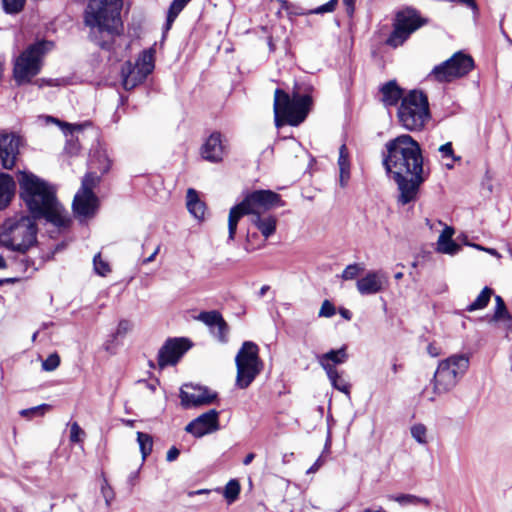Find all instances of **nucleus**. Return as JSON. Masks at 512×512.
<instances>
[{"label": "nucleus", "instance_id": "23", "mask_svg": "<svg viewBox=\"0 0 512 512\" xmlns=\"http://www.w3.org/2000/svg\"><path fill=\"white\" fill-rule=\"evenodd\" d=\"M16 184L13 177L0 172V210L5 209L15 194Z\"/></svg>", "mask_w": 512, "mask_h": 512}, {"label": "nucleus", "instance_id": "51", "mask_svg": "<svg viewBox=\"0 0 512 512\" xmlns=\"http://www.w3.org/2000/svg\"><path fill=\"white\" fill-rule=\"evenodd\" d=\"M447 2L451 3H459L462 4L474 11V13L478 12V5L476 3V0H446Z\"/></svg>", "mask_w": 512, "mask_h": 512}, {"label": "nucleus", "instance_id": "47", "mask_svg": "<svg viewBox=\"0 0 512 512\" xmlns=\"http://www.w3.org/2000/svg\"><path fill=\"white\" fill-rule=\"evenodd\" d=\"M85 432L81 429L77 422L71 424L70 427V441L73 443H79L82 441L81 436H84Z\"/></svg>", "mask_w": 512, "mask_h": 512}, {"label": "nucleus", "instance_id": "64", "mask_svg": "<svg viewBox=\"0 0 512 512\" xmlns=\"http://www.w3.org/2000/svg\"><path fill=\"white\" fill-rule=\"evenodd\" d=\"M362 512H387L385 509H383L382 507H380L379 509L377 510H372L370 508H366L364 509Z\"/></svg>", "mask_w": 512, "mask_h": 512}, {"label": "nucleus", "instance_id": "62", "mask_svg": "<svg viewBox=\"0 0 512 512\" xmlns=\"http://www.w3.org/2000/svg\"><path fill=\"white\" fill-rule=\"evenodd\" d=\"M343 3L346 5L349 12L352 13L354 11L355 0H343Z\"/></svg>", "mask_w": 512, "mask_h": 512}, {"label": "nucleus", "instance_id": "43", "mask_svg": "<svg viewBox=\"0 0 512 512\" xmlns=\"http://www.w3.org/2000/svg\"><path fill=\"white\" fill-rule=\"evenodd\" d=\"M22 257L17 260L16 264L18 265V269L23 273H33L37 270L35 267V263L30 258L26 257L25 254H21Z\"/></svg>", "mask_w": 512, "mask_h": 512}, {"label": "nucleus", "instance_id": "50", "mask_svg": "<svg viewBox=\"0 0 512 512\" xmlns=\"http://www.w3.org/2000/svg\"><path fill=\"white\" fill-rule=\"evenodd\" d=\"M439 152L441 153L443 158L453 157L454 153H453L452 143L447 142V143L441 145L439 147Z\"/></svg>", "mask_w": 512, "mask_h": 512}, {"label": "nucleus", "instance_id": "46", "mask_svg": "<svg viewBox=\"0 0 512 512\" xmlns=\"http://www.w3.org/2000/svg\"><path fill=\"white\" fill-rule=\"evenodd\" d=\"M338 165L339 169H350L349 154L345 144L341 145L339 149Z\"/></svg>", "mask_w": 512, "mask_h": 512}, {"label": "nucleus", "instance_id": "40", "mask_svg": "<svg viewBox=\"0 0 512 512\" xmlns=\"http://www.w3.org/2000/svg\"><path fill=\"white\" fill-rule=\"evenodd\" d=\"M4 11L8 14L19 13L25 4V0H2Z\"/></svg>", "mask_w": 512, "mask_h": 512}, {"label": "nucleus", "instance_id": "59", "mask_svg": "<svg viewBox=\"0 0 512 512\" xmlns=\"http://www.w3.org/2000/svg\"><path fill=\"white\" fill-rule=\"evenodd\" d=\"M340 315L346 319V320H351L352 318V313L348 310V309H345V308H341L340 309Z\"/></svg>", "mask_w": 512, "mask_h": 512}, {"label": "nucleus", "instance_id": "38", "mask_svg": "<svg viewBox=\"0 0 512 512\" xmlns=\"http://www.w3.org/2000/svg\"><path fill=\"white\" fill-rule=\"evenodd\" d=\"M496 306L495 312L493 315L494 321H499L501 319L507 318L510 319L509 312L507 310L506 304L501 296H495Z\"/></svg>", "mask_w": 512, "mask_h": 512}, {"label": "nucleus", "instance_id": "41", "mask_svg": "<svg viewBox=\"0 0 512 512\" xmlns=\"http://www.w3.org/2000/svg\"><path fill=\"white\" fill-rule=\"evenodd\" d=\"M362 271L363 267H361L359 264H350L343 270L341 278L343 280H352L355 279Z\"/></svg>", "mask_w": 512, "mask_h": 512}, {"label": "nucleus", "instance_id": "29", "mask_svg": "<svg viewBox=\"0 0 512 512\" xmlns=\"http://www.w3.org/2000/svg\"><path fill=\"white\" fill-rule=\"evenodd\" d=\"M132 68L137 72H140L142 74V78H147L154 69L153 52L151 50L143 51L137 59L135 66H132Z\"/></svg>", "mask_w": 512, "mask_h": 512}, {"label": "nucleus", "instance_id": "32", "mask_svg": "<svg viewBox=\"0 0 512 512\" xmlns=\"http://www.w3.org/2000/svg\"><path fill=\"white\" fill-rule=\"evenodd\" d=\"M191 0H173L167 14L165 30H169L180 12Z\"/></svg>", "mask_w": 512, "mask_h": 512}, {"label": "nucleus", "instance_id": "48", "mask_svg": "<svg viewBox=\"0 0 512 512\" xmlns=\"http://www.w3.org/2000/svg\"><path fill=\"white\" fill-rule=\"evenodd\" d=\"M335 312V306L329 300H324L319 310V317L330 318Z\"/></svg>", "mask_w": 512, "mask_h": 512}, {"label": "nucleus", "instance_id": "4", "mask_svg": "<svg viewBox=\"0 0 512 512\" xmlns=\"http://www.w3.org/2000/svg\"><path fill=\"white\" fill-rule=\"evenodd\" d=\"M37 219L14 216L0 225V245L8 250L26 254L37 243Z\"/></svg>", "mask_w": 512, "mask_h": 512}, {"label": "nucleus", "instance_id": "9", "mask_svg": "<svg viewBox=\"0 0 512 512\" xmlns=\"http://www.w3.org/2000/svg\"><path fill=\"white\" fill-rule=\"evenodd\" d=\"M428 23V19L410 6L404 7L395 13L392 31L385 40V44L391 48L402 46L410 36Z\"/></svg>", "mask_w": 512, "mask_h": 512}, {"label": "nucleus", "instance_id": "2", "mask_svg": "<svg viewBox=\"0 0 512 512\" xmlns=\"http://www.w3.org/2000/svg\"><path fill=\"white\" fill-rule=\"evenodd\" d=\"M19 195L34 219H44L59 231L70 227L71 218L56 197L55 188L32 172L19 171Z\"/></svg>", "mask_w": 512, "mask_h": 512}, {"label": "nucleus", "instance_id": "22", "mask_svg": "<svg viewBox=\"0 0 512 512\" xmlns=\"http://www.w3.org/2000/svg\"><path fill=\"white\" fill-rule=\"evenodd\" d=\"M381 101L386 107L396 106L399 101H402L403 89L400 88L395 80H390L380 88Z\"/></svg>", "mask_w": 512, "mask_h": 512}, {"label": "nucleus", "instance_id": "31", "mask_svg": "<svg viewBox=\"0 0 512 512\" xmlns=\"http://www.w3.org/2000/svg\"><path fill=\"white\" fill-rule=\"evenodd\" d=\"M493 290L489 287H484L476 299L466 307V311L473 312L476 310L484 309L490 302Z\"/></svg>", "mask_w": 512, "mask_h": 512}, {"label": "nucleus", "instance_id": "56", "mask_svg": "<svg viewBox=\"0 0 512 512\" xmlns=\"http://www.w3.org/2000/svg\"><path fill=\"white\" fill-rule=\"evenodd\" d=\"M324 463V460L322 459V457L320 456L315 462L314 464L307 470V474H310V473H315L319 470V468L323 465Z\"/></svg>", "mask_w": 512, "mask_h": 512}, {"label": "nucleus", "instance_id": "34", "mask_svg": "<svg viewBox=\"0 0 512 512\" xmlns=\"http://www.w3.org/2000/svg\"><path fill=\"white\" fill-rule=\"evenodd\" d=\"M389 498L391 500L398 502L400 505H408V504H412V505L424 504L425 506L430 505V501L428 499L421 498V497L411 495V494H400L397 496H390Z\"/></svg>", "mask_w": 512, "mask_h": 512}, {"label": "nucleus", "instance_id": "58", "mask_svg": "<svg viewBox=\"0 0 512 512\" xmlns=\"http://www.w3.org/2000/svg\"><path fill=\"white\" fill-rule=\"evenodd\" d=\"M159 251H160V245H158V246L155 248V250L153 251V253H152L149 257H147V258L143 259L142 264H148V263H150V262L154 261V260H155L156 255L159 253Z\"/></svg>", "mask_w": 512, "mask_h": 512}, {"label": "nucleus", "instance_id": "1", "mask_svg": "<svg viewBox=\"0 0 512 512\" xmlns=\"http://www.w3.org/2000/svg\"><path fill=\"white\" fill-rule=\"evenodd\" d=\"M423 161L420 144L412 136L402 134L386 142L382 165L388 177L397 184L398 203L401 205L416 200L419 188L426 179Z\"/></svg>", "mask_w": 512, "mask_h": 512}, {"label": "nucleus", "instance_id": "54", "mask_svg": "<svg viewBox=\"0 0 512 512\" xmlns=\"http://www.w3.org/2000/svg\"><path fill=\"white\" fill-rule=\"evenodd\" d=\"M179 454H180L179 449H178V448H176L175 446H173V447H171V448L168 450V452H167V454H166V460H167L168 462L175 461V460L178 458Z\"/></svg>", "mask_w": 512, "mask_h": 512}, {"label": "nucleus", "instance_id": "15", "mask_svg": "<svg viewBox=\"0 0 512 512\" xmlns=\"http://www.w3.org/2000/svg\"><path fill=\"white\" fill-rule=\"evenodd\" d=\"M216 393H211L207 388L185 384L180 390L181 405L184 408L198 407L212 403Z\"/></svg>", "mask_w": 512, "mask_h": 512}, {"label": "nucleus", "instance_id": "36", "mask_svg": "<svg viewBox=\"0 0 512 512\" xmlns=\"http://www.w3.org/2000/svg\"><path fill=\"white\" fill-rule=\"evenodd\" d=\"M100 181V177L95 172H88L82 179L81 188L78 191L94 194L93 189Z\"/></svg>", "mask_w": 512, "mask_h": 512}, {"label": "nucleus", "instance_id": "35", "mask_svg": "<svg viewBox=\"0 0 512 512\" xmlns=\"http://www.w3.org/2000/svg\"><path fill=\"white\" fill-rule=\"evenodd\" d=\"M137 442L140 447L142 459L145 460L147 458V456L152 452L153 439L147 433L137 432Z\"/></svg>", "mask_w": 512, "mask_h": 512}, {"label": "nucleus", "instance_id": "63", "mask_svg": "<svg viewBox=\"0 0 512 512\" xmlns=\"http://www.w3.org/2000/svg\"><path fill=\"white\" fill-rule=\"evenodd\" d=\"M473 246L477 249L485 250V251L489 252L491 255H498V252L495 249H492V248L485 249V248L481 247L480 245H476V244Z\"/></svg>", "mask_w": 512, "mask_h": 512}, {"label": "nucleus", "instance_id": "49", "mask_svg": "<svg viewBox=\"0 0 512 512\" xmlns=\"http://www.w3.org/2000/svg\"><path fill=\"white\" fill-rule=\"evenodd\" d=\"M336 3H337V0H330L327 3L317 7L313 11V13L324 14V13H327V12H332L335 9Z\"/></svg>", "mask_w": 512, "mask_h": 512}, {"label": "nucleus", "instance_id": "20", "mask_svg": "<svg viewBox=\"0 0 512 512\" xmlns=\"http://www.w3.org/2000/svg\"><path fill=\"white\" fill-rule=\"evenodd\" d=\"M386 277L381 271H369L364 277L357 280L358 292L363 295H374L384 289Z\"/></svg>", "mask_w": 512, "mask_h": 512}, {"label": "nucleus", "instance_id": "17", "mask_svg": "<svg viewBox=\"0 0 512 512\" xmlns=\"http://www.w3.org/2000/svg\"><path fill=\"white\" fill-rule=\"evenodd\" d=\"M197 319L210 328V332L220 343L228 342L230 329L220 312L204 311L198 315Z\"/></svg>", "mask_w": 512, "mask_h": 512}, {"label": "nucleus", "instance_id": "30", "mask_svg": "<svg viewBox=\"0 0 512 512\" xmlns=\"http://www.w3.org/2000/svg\"><path fill=\"white\" fill-rule=\"evenodd\" d=\"M326 374L334 389L344 393L348 397L350 396L351 384L343 377L342 373L336 370L333 371V373L327 372Z\"/></svg>", "mask_w": 512, "mask_h": 512}, {"label": "nucleus", "instance_id": "5", "mask_svg": "<svg viewBox=\"0 0 512 512\" xmlns=\"http://www.w3.org/2000/svg\"><path fill=\"white\" fill-rule=\"evenodd\" d=\"M312 105L311 96L294 93L291 97L284 90L277 88L274 92V121L276 127L285 124L300 125L307 117Z\"/></svg>", "mask_w": 512, "mask_h": 512}, {"label": "nucleus", "instance_id": "55", "mask_svg": "<svg viewBox=\"0 0 512 512\" xmlns=\"http://www.w3.org/2000/svg\"><path fill=\"white\" fill-rule=\"evenodd\" d=\"M427 353L431 356V357H437L440 355L441 351H440V348L437 347L434 343H430L428 346H427Z\"/></svg>", "mask_w": 512, "mask_h": 512}, {"label": "nucleus", "instance_id": "8", "mask_svg": "<svg viewBox=\"0 0 512 512\" xmlns=\"http://www.w3.org/2000/svg\"><path fill=\"white\" fill-rule=\"evenodd\" d=\"M469 363L465 354H454L440 361L432 379L433 392L444 394L451 391L466 374Z\"/></svg>", "mask_w": 512, "mask_h": 512}, {"label": "nucleus", "instance_id": "18", "mask_svg": "<svg viewBox=\"0 0 512 512\" xmlns=\"http://www.w3.org/2000/svg\"><path fill=\"white\" fill-rule=\"evenodd\" d=\"M225 152L226 146L224 144L222 134L217 131L211 133L201 147V155L203 159L212 163L222 161Z\"/></svg>", "mask_w": 512, "mask_h": 512}, {"label": "nucleus", "instance_id": "28", "mask_svg": "<svg viewBox=\"0 0 512 512\" xmlns=\"http://www.w3.org/2000/svg\"><path fill=\"white\" fill-rule=\"evenodd\" d=\"M146 78H142V74L132 68V64L127 62L122 68V85L125 90H131L137 85L145 81Z\"/></svg>", "mask_w": 512, "mask_h": 512}, {"label": "nucleus", "instance_id": "21", "mask_svg": "<svg viewBox=\"0 0 512 512\" xmlns=\"http://www.w3.org/2000/svg\"><path fill=\"white\" fill-rule=\"evenodd\" d=\"M319 365L324 369V371L333 373L336 371V365L343 364L348 359V354L346 352V346H342L337 350H330L320 356L317 357Z\"/></svg>", "mask_w": 512, "mask_h": 512}, {"label": "nucleus", "instance_id": "3", "mask_svg": "<svg viewBox=\"0 0 512 512\" xmlns=\"http://www.w3.org/2000/svg\"><path fill=\"white\" fill-rule=\"evenodd\" d=\"M122 0H89L84 21L90 27V39L99 47L111 50L121 26Z\"/></svg>", "mask_w": 512, "mask_h": 512}, {"label": "nucleus", "instance_id": "27", "mask_svg": "<svg viewBox=\"0 0 512 512\" xmlns=\"http://www.w3.org/2000/svg\"><path fill=\"white\" fill-rule=\"evenodd\" d=\"M187 199V209L188 211L196 218L203 219L206 206L205 203L199 199L198 193L196 190L189 188L186 195Z\"/></svg>", "mask_w": 512, "mask_h": 512}, {"label": "nucleus", "instance_id": "25", "mask_svg": "<svg viewBox=\"0 0 512 512\" xmlns=\"http://www.w3.org/2000/svg\"><path fill=\"white\" fill-rule=\"evenodd\" d=\"M252 224L260 231L265 239L276 232L277 218L273 215L256 214L251 218Z\"/></svg>", "mask_w": 512, "mask_h": 512}, {"label": "nucleus", "instance_id": "44", "mask_svg": "<svg viewBox=\"0 0 512 512\" xmlns=\"http://www.w3.org/2000/svg\"><path fill=\"white\" fill-rule=\"evenodd\" d=\"M131 329L132 323L129 320H120L115 333L112 335L113 340L117 339L118 337H124Z\"/></svg>", "mask_w": 512, "mask_h": 512}, {"label": "nucleus", "instance_id": "6", "mask_svg": "<svg viewBox=\"0 0 512 512\" xmlns=\"http://www.w3.org/2000/svg\"><path fill=\"white\" fill-rule=\"evenodd\" d=\"M54 48V42L38 40L24 49L14 60L13 78L18 86L32 82L43 67L45 55Z\"/></svg>", "mask_w": 512, "mask_h": 512}, {"label": "nucleus", "instance_id": "10", "mask_svg": "<svg viewBox=\"0 0 512 512\" xmlns=\"http://www.w3.org/2000/svg\"><path fill=\"white\" fill-rule=\"evenodd\" d=\"M235 364L237 368L236 386L246 389L262 370L258 346L252 341L243 342L235 357Z\"/></svg>", "mask_w": 512, "mask_h": 512}, {"label": "nucleus", "instance_id": "57", "mask_svg": "<svg viewBox=\"0 0 512 512\" xmlns=\"http://www.w3.org/2000/svg\"><path fill=\"white\" fill-rule=\"evenodd\" d=\"M99 157L103 158L104 163L99 167L102 174L107 173L110 169V161L104 154L99 153Z\"/></svg>", "mask_w": 512, "mask_h": 512}, {"label": "nucleus", "instance_id": "12", "mask_svg": "<svg viewBox=\"0 0 512 512\" xmlns=\"http://www.w3.org/2000/svg\"><path fill=\"white\" fill-rule=\"evenodd\" d=\"M242 203L249 215L252 216L284 205L281 196L271 190H255L248 193L242 200Z\"/></svg>", "mask_w": 512, "mask_h": 512}, {"label": "nucleus", "instance_id": "39", "mask_svg": "<svg viewBox=\"0 0 512 512\" xmlns=\"http://www.w3.org/2000/svg\"><path fill=\"white\" fill-rule=\"evenodd\" d=\"M93 266L94 271L100 276H106L111 271L109 263L101 258L100 253L94 256Z\"/></svg>", "mask_w": 512, "mask_h": 512}, {"label": "nucleus", "instance_id": "33", "mask_svg": "<svg viewBox=\"0 0 512 512\" xmlns=\"http://www.w3.org/2000/svg\"><path fill=\"white\" fill-rule=\"evenodd\" d=\"M241 486L238 480L231 479L224 488L223 496L229 504L235 502L240 494Z\"/></svg>", "mask_w": 512, "mask_h": 512}, {"label": "nucleus", "instance_id": "14", "mask_svg": "<svg viewBox=\"0 0 512 512\" xmlns=\"http://www.w3.org/2000/svg\"><path fill=\"white\" fill-rule=\"evenodd\" d=\"M21 138L14 133H0V164L4 169L11 170L19 155Z\"/></svg>", "mask_w": 512, "mask_h": 512}, {"label": "nucleus", "instance_id": "16", "mask_svg": "<svg viewBox=\"0 0 512 512\" xmlns=\"http://www.w3.org/2000/svg\"><path fill=\"white\" fill-rule=\"evenodd\" d=\"M218 418L219 412L215 409H211L188 423L185 430L197 438L203 437L206 434L218 430Z\"/></svg>", "mask_w": 512, "mask_h": 512}, {"label": "nucleus", "instance_id": "60", "mask_svg": "<svg viewBox=\"0 0 512 512\" xmlns=\"http://www.w3.org/2000/svg\"><path fill=\"white\" fill-rule=\"evenodd\" d=\"M102 493L104 495V498H105V501H106V504L109 505L110 504V501L112 499V496H111V492L108 491L107 489H105V487H102Z\"/></svg>", "mask_w": 512, "mask_h": 512}, {"label": "nucleus", "instance_id": "61", "mask_svg": "<svg viewBox=\"0 0 512 512\" xmlns=\"http://www.w3.org/2000/svg\"><path fill=\"white\" fill-rule=\"evenodd\" d=\"M255 458V454L254 453H248L245 458L243 459V464L244 465H249Z\"/></svg>", "mask_w": 512, "mask_h": 512}, {"label": "nucleus", "instance_id": "11", "mask_svg": "<svg viewBox=\"0 0 512 512\" xmlns=\"http://www.w3.org/2000/svg\"><path fill=\"white\" fill-rule=\"evenodd\" d=\"M474 68L473 58L462 51L454 53L449 59L436 65L429 76L438 82H452L464 77Z\"/></svg>", "mask_w": 512, "mask_h": 512}, {"label": "nucleus", "instance_id": "52", "mask_svg": "<svg viewBox=\"0 0 512 512\" xmlns=\"http://www.w3.org/2000/svg\"><path fill=\"white\" fill-rule=\"evenodd\" d=\"M34 84L37 85L39 88H42L44 86H57V85H59L57 79H46V78L37 79L34 82Z\"/></svg>", "mask_w": 512, "mask_h": 512}, {"label": "nucleus", "instance_id": "45", "mask_svg": "<svg viewBox=\"0 0 512 512\" xmlns=\"http://www.w3.org/2000/svg\"><path fill=\"white\" fill-rule=\"evenodd\" d=\"M60 364V357L54 353L49 355L43 362L42 368L45 371H54Z\"/></svg>", "mask_w": 512, "mask_h": 512}, {"label": "nucleus", "instance_id": "7", "mask_svg": "<svg viewBox=\"0 0 512 512\" xmlns=\"http://www.w3.org/2000/svg\"><path fill=\"white\" fill-rule=\"evenodd\" d=\"M401 126L408 131H421L430 119L428 97L422 91L412 90L406 94L397 111Z\"/></svg>", "mask_w": 512, "mask_h": 512}, {"label": "nucleus", "instance_id": "37", "mask_svg": "<svg viewBox=\"0 0 512 512\" xmlns=\"http://www.w3.org/2000/svg\"><path fill=\"white\" fill-rule=\"evenodd\" d=\"M51 409V405L49 404H41L35 407H31L28 409H23L20 411V415L22 417L32 419L34 417H40L43 416L46 412H48Z\"/></svg>", "mask_w": 512, "mask_h": 512}, {"label": "nucleus", "instance_id": "53", "mask_svg": "<svg viewBox=\"0 0 512 512\" xmlns=\"http://www.w3.org/2000/svg\"><path fill=\"white\" fill-rule=\"evenodd\" d=\"M340 170V185L345 187L350 178V169L342 168Z\"/></svg>", "mask_w": 512, "mask_h": 512}, {"label": "nucleus", "instance_id": "13", "mask_svg": "<svg viewBox=\"0 0 512 512\" xmlns=\"http://www.w3.org/2000/svg\"><path fill=\"white\" fill-rule=\"evenodd\" d=\"M191 346L192 343L187 338L167 339L158 351L159 368L176 365Z\"/></svg>", "mask_w": 512, "mask_h": 512}, {"label": "nucleus", "instance_id": "19", "mask_svg": "<svg viewBox=\"0 0 512 512\" xmlns=\"http://www.w3.org/2000/svg\"><path fill=\"white\" fill-rule=\"evenodd\" d=\"M98 208V198L95 194L78 191L73 199L72 209L77 217H93Z\"/></svg>", "mask_w": 512, "mask_h": 512}, {"label": "nucleus", "instance_id": "24", "mask_svg": "<svg viewBox=\"0 0 512 512\" xmlns=\"http://www.w3.org/2000/svg\"><path fill=\"white\" fill-rule=\"evenodd\" d=\"M453 234L454 229L452 227L446 226L443 229L437 241L438 252L455 255L460 251L461 246L452 239Z\"/></svg>", "mask_w": 512, "mask_h": 512}, {"label": "nucleus", "instance_id": "26", "mask_svg": "<svg viewBox=\"0 0 512 512\" xmlns=\"http://www.w3.org/2000/svg\"><path fill=\"white\" fill-rule=\"evenodd\" d=\"M244 215H249V213L242 201L230 209L228 216V241L235 239L238 222Z\"/></svg>", "mask_w": 512, "mask_h": 512}, {"label": "nucleus", "instance_id": "42", "mask_svg": "<svg viewBox=\"0 0 512 512\" xmlns=\"http://www.w3.org/2000/svg\"><path fill=\"white\" fill-rule=\"evenodd\" d=\"M427 429L423 424H415L411 427L412 437L420 444H425Z\"/></svg>", "mask_w": 512, "mask_h": 512}]
</instances>
